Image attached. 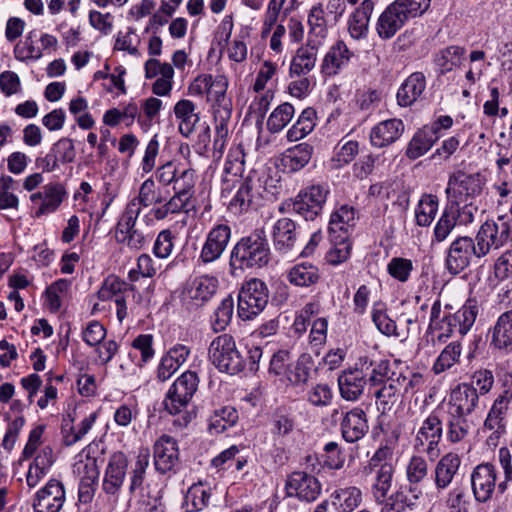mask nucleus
<instances>
[{"instance_id":"nucleus-52","label":"nucleus","mask_w":512,"mask_h":512,"mask_svg":"<svg viewBox=\"0 0 512 512\" xmlns=\"http://www.w3.org/2000/svg\"><path fill=\"white\" fill-rule=\"evenodd\" d=\"M422 453L412 455L405 467L408 484H420L429 475V464Z\"/></svg>"},{"instance_id":"nucleus-47","label":"nucleus","mask_w":512,"mask_h":512,"mask_svg":"<svg viewBox=\"0 0 512 512\" xmlns=\"http://www.w3.org/2000/svg\"><path fill=\"white\" fill-rule=\"evenodd\" d=\"M438 206L439 201L436 195H422L415 211L417 225L421 227H428L438 212Z\"/></svg>"},{"instance_id":"nucleus-59","label":"nucleus","mask_w":512,"mask_h":512,"mask_svg":"<svg viewBox=\"0 0 512 512\" xmlns=\"http://www.w3.org/2000/svg\"><path fill=\"white\" fill-rule=\"evenodd\" d=\"M465 50L459 46H449L442 50L436 57V63L442 73L449 72L461 64Z\"/></svg>"},{"instance_id":"nucleus-3","label":"nucleus","mask_w":512,"mask_h":512,"mask_svg":"<svg viewBox=\"0 0 512 512\" xmlns=\"http://www.w3.org/2000/svg\"><path fill=\"white\" fill-rule=\"evenodd\" d=\"M444 409L437 407L421 422L413 439V449L425 454L430 460L441 454L440 443L444 435Z\"/></svg>"},{"instance_id":"nucleus-16","label":"nucleus","mask_w":512,"mask_h":512,"mask_svg":"<svg viewBox=\"0 0 512 512\" xmlns=\"http://www.w3.org/2000/svg\"><path fill=\"white\" fill-rule=\"evenodd\" d=\"M328 194L326 186L312 185L297 195L292 209L306 220H314L321 213Z\"/></svg>"},{"instance_id":"nucleus-38","label":"nucleus","mask_w":512,"mask_h":512,"mask_svg":"<svg viewBox=\"0 0 512 512\" xmlns=\"http://www.w3.org/2000/svg\"><path fill=\"white\" fill-rule=\"evenodd\" d=\"M374 472V479L371 485V494L375 502H382L388 496L390 492L394 475L395 466L384 464L382 467L377 469H370Z\"/></svg>"},{"instance_id":"nucleus-32","label":"nucleus","mask_w":512,"mask_h":512,"mask_svg":"<svg viewBox=\"0 0 512 512\" xmlns=\"http://www.w3.org/2000/svg\"><path fill=\"white\" fill-rule=\"evenodd\" d=\"M173 112L178 120L179 133L183 137L189 138L200 121V114L196 111V105L191 100L181 99L174 105Z\"/></svg>"},{"instance_id":"nucleus-13","label":"nucleus","mask_w":512,"mask_h":512,"mask_svg":"<svg viewBox=\"0 0 512 512\" xmlns=\"http://www.w3.org/2000/svg\"><path fill=\"white\" fill-rule=\"evenodd\" d=\"M484 179L479 173L467 174L457 171L450 175L445 193L448 201H461L475 197L482 192Z\"/></svg>"},{"instance_id":"nucleus-30","label":"nucleus","mask_w":512,"mask_h":512,"mask_svg":"<svg viewBox=\"0 0 512 512\" xmlns=\"http://www.w3.org/2000/svg\"><path fill=\"white\" fill-rule=\"evenodd\" d=\"M374 10L372 0H362L360 5L348 18V33L354 40L365 39L368 36L369 23Z\"/></svg>"},{"instance_id":"nucleus-36","label":"nucleus","mask_w":512,"mask_h":512,"mask_svg":"<svg viewBox=\"0 0 512 512\" xmlns=\"http://www.w3.org/2000/svg\"><path fill=\"white\" fill-rule=\"evenodd\" d=\"M356 222V211L353 206L344 204L336 209L330 216L329 235L350 237Z\"/></svg>"},{"instance_id":"nucleus-45","label":"nucleus","mask_w":512,"mask_h":512,"mask_svg":"<svg viewBox=\"0 0 512 512\" xmlns=\"http://www.w3.org/2000/svg\"><path fill=\"white\" fill-rule=\"evenodd\" d=\"M97 417V412L91 413L80 422L78 427H74L71 423L72 421H64L62 425V440L64 445L72 446L80 441L90 431Z\"/></svg>"},{"instance_id":"nucleus-57","label":"nucleus","mask_w":512,"mask_h":512,"mask_svg":"<svg viewBox=\"0 0 512 512\" xmlns=\"http://www.w3.org/2000/svg\"><path fill=\"white\" fill-rule=\"evenodd\" d=\"M209 86L211 87H209V91L207 93V101L213 103V108L221 105H231L230 101L226 98L228 88V80L226 76L216 75L213 77L211 75Z\"/></svg>"},{"instance_id":"nucleus-24","label":"nucleus","mask_w":512,"mask_h":512,"mask_svg":"<svg viewBox=\"0 0 512 512\" xmlns=\"http://www.w3.org/2000/svg\"><path fill=\"white\" fill-rule=\"evenodd\" d=\"M154 465L160 473L173 471L179 462V449L177 441L169 436H160L153 447Z\"/></svg>"},{"instance_id":"nucleus-23","label":"nucleus","mask_w":512,"mask_h":512,"mask_svg":"<svg viewBox=\"0 0 512 512\" xmlns=\"http://www.w3.org/2000/svg\"><path fill=\"white\" fill-rule=\"evenodd\" d=\"M288 496H296L305 502L315 501L321 493V484L316 477L303 471L289 475L286 482Z\"/></svg>"},{"instance_id":"nucleus-2","label":"nucleus","mask_w":512,"mask_h":512,"mask_svg":"<svg viewBox=\"0 0 512 512\" xmlns=\"http://www.w3.org/2000/svg\"><path fill=\"white\" fill-rule=\"evenodd\" d=\"M431 0H395L380 14L376 22V32L382 40L393 38L405 23L422 15L430 6Z\"/></svg>"},{"instance_id":"nucleus-20","label":"nucleus","mask_w":512,"mask_h":512,"mask_svg":"<svg viewBox=\"0 0 512 512\" xmlns=\"http://www.w3.org/2000/svg\"><path fill=\"white\" fill-rule=\"evenodd\" d=\"M462 459L457 452L442 455L433 469V481L438 491L449 488L459 477Z\"/></svg>"},{"instance_id":"nucleus-22","label":"nucleus","mask_w":512,"mask_h":512,"mask_svg":"<svg viewBox=\"0 0 512 512\" xmlns=\"http://www.w3.org/2000/svg\"><path fill=\"white\" fill-rule=\"evenodd\" d=\"M479 394L477 389L468 383H460L451 390L447 411L469 417L479 406Z\"/></svg>"},{"instance_id":"nucleus-64","label":"nucleus","mask_w":512,"mask_h":512,"mask_svg":"<svg viewBox=\"0 0 512 512\" xmlns=\"http://www.w3.org/2000/svg\"><path fill=\"white\" fill-rule=\"evenodd\" d=\"M396 379L402 397L414 395L423 389L425 381L420 373L408 372L407 374H399Z\"/></svg>"},{"instance_id":"nucleus-5","label":"nucleus","mask_w":512,"mask_h":512,"mask_svg":"<svg viewBox=\"0 0 512 512\" xmlns=\"http://www.w3.org/2000/svg\"><path fill=\"white\" fill-rule=\"evenodd\" d=\"M477 210V207L472 203L462 205L457 201H447L440 218L434 226L432 245L444 242L456 226L471 224Z\"/></svg>"},{"instance_id":"nucleus-56","label":"nucleus","mask_w":512,"mask_h":512,"mask_svg":"<svg viewBox=\"0 0 512 512\" xmlns=\"http://www.w3.org/2000/svg\"><path fill=\"white\" fill-rule=\"evenodd\" d=\"M36 31H30L24 41H20L14 47V57L21 61L38 60L42 57V49L35 44Z\"/></svg>"},{"instance_id":"nucleus-15","label":"nucleus","mask_w":512,"mask_h":512,"mask_svg":"<svg viewBox=\"0 0 512 512\" xmlns=\"http://www.w3.org/2000/svg\"><path fill=\"white\" fill-rule=\"evenodd\" d=\"M510 404L511 401L500 397L493 400L483 423V431L490 432L486 438L488 446L496 447L499 439L506 433Z\"/></svg>"},{"instance_id":"nucleus-9","label":"nucleus","mask_w":512,"mask_h":512,"mask_svg":"<svg viewBox=\"0 0 512 512\" xmlns=\"http://www.w3.org/2000/svg\"><path fill=\"white\" fill-rule=\"evenodd\" d=\"M199 385V378L194 371L182 373L169 388L164 400V407L172 415L180 414L191 402Z\"/></svg>"},{"instance_id":"nucleus-1","label":"nucleus","mask_w":512,"mask_h":512,"mask_svg":"<svg viewBox=\"0 0 512 512\" xmlns=\"http://www.w3.org/2000/svg\"><path fill=\"white\" fill-rule=\"evenodd\" d=\"M271 250L263 230L257 229L242 237L233 247L230 255L232 269H258L269 264Z\"/></svg>"},{"instance_id":"nucleus-40","label":"nucleus","mask_w":512,"mask_h":512,"mask_svg":"<svg viewBox=\"0 0 512 512\" xmlns=\"http://www.w3.org/2000/svg\"><path fill=\"white\" fill-rule=\"evenodd\" d=\"M438 138L428 127L419 129L409 141L405 155L411 160L418 159L432 148Z\"/></svg>"},{"instance_id":"nucleus-14","label":"nucleus","mask_w":512,"mask_h":512,"mask_svg":"<svg viewBox=\"0 0 512 512\" xmlns=\"http://www.w3.org/2000/svg\"><path fill=\"white\" fill-rule=\"evenodd\" d=\"M498 472L490 462L478 464L471 472V490L478 503H486L492 499L498 490Z\"/></svg>"},{"instance_id":"nucleus-53","label":"nucleus","mask_w":512,"mask_h":512,"mask_svg":"<svg viewBox=\"0 0 512 512\" xmlns=\"http://www.w3.org/2000/svg\"><path fill=\"white\" fill-rule=\"evenodd\" d=\"M44 198L39 209L36 211V216L54 212L62 203L65 190L61 184H49L44 188Z\"/></svg>"},{"instance_id":"nucleus-19","label":"nucleus","mask_w":512,"mask_h":512,"mask_svg":"<svg viewBox=\"0 0 512 512\" xmlns=\"http://www.w3.org/2000/svg\"><path fill=\"white\" fill-rule=\"evenodd\" d=\"M128 459L123 452L113 453L109 459L102 481L103 491L117 497L126 480Z\"/></svg>"},{"instance_id":"nucleus-28","label":"nucleus","mask_w":512,"mask_h":512,"mask_svg":"<svg viewBox=\"0 0 512 512\" xmlns=\"http://www.w3.org/2000/svg\"><path fill=\"white\" fill-rule=\"evenodd\" d=\"M405 129L401 119L391 118L379 122L370 131V142L372 146L383 148L396 142Z\"/></svg>"},{"instance_id":"nucleus-42","label":"nucleus","mask_w":512,"mask_h":512,"mask_svg":"<svg viewBox=\"0 0 512 512\" xmlns=\"http://www.w3.org/2000/svg\"><path fill=\"white\" fill-rule=\"evenodd\" d=\"M288 281L297 287H310L320 279L317 266L309 262L295 264L287 274Z\"/></svg>"},{"instance_id":"nucleus-4","label":"nucleus","mask_w":512,"mask_h":512,"mask_svg":"<svg viewBox=\"0 0 512 512\" xmlns=\"http://www.w3.org/2000/svg\"><path fill=\"white\" fill-rule=\"evenodd\" d=\"M478 311L476 301L469 299L454 314L443 316L436 324H429V330L439 342H444L454 333L466 335L474 325Z\"/></svg>"},{"instance_id":"nucleus-18","label":"nucleus","mask_w":512,"mask_h":512,"mask_svg":"<svg viewBox=\"0 0 512 512\" xmlns=\"http://www.w3.org/2000/svg\"><path fill=\"white\" fill-rule=\"evenodd\" d=\"M66 500L64 484L50 479L34 496V512H59Z\"/></svg>"},{"instance_id":"nucleus-43","label":"nucleus","mask_w":512,"mask_h":512,"mask_svg":"<svg viewBox=\"0 0 512 512\" xmlns=\"http://www.w3.org/2000/svg\"><path fill=\"white\" fill-rule=\"evenodd\" d=\"M316 111L305 108L299 115L297 121L288 129L286 138L289 142H296L309 135L316 126Z\"/></svg>"},{"instance_id":"nucleus-12","label":"nucleus","mask_w":512,"mask_h":512,"mask_svg":"<svg viewBox=\"0 0 512 512\" xmlns=\"http://www.w3.org/2000/svg\"><path fill=\"white\" fill-rule=\"evenodd\" d=\"M371 365L368 357H360L354 368L344 370L338 376V387L341 397L346 401H357L367 384L365 368Z\"/></svg>"},{"instance_id":"nucleus-55","label":"nucleus","mask_w":512,"mask_h":512,"mask_svg":"<svg viewBox=\"0 0 512 512\" xmlns=\"http://www.w3.org/2000/svg\"><path fill=\"white\" fill-rule=\"evenodd\" d=\"M359 153V143L342 138L335 147L332 163L334 168H341L352 162Z\"/></svg>"},{"instance_id":"nucleus-33","label":"nucleus","mask_w":512,"mask_h":512,"mask_svg":"<svg viewBox=\"0 0 512 512\" xmlns=\"http://www.w3.org/2000/svg\"><path fill=\"white\" fill-rule=\"evenodd\" d=\"M307 41L323 46L328 35V15L322 3L313 5L308 13Z\"/></svg>"},{"instance_id":"nucleus-46","label":"nucleus","mask_w":512,"mask_h":512,"mask_svg":"<svg viewBox=\"0 0 512 512\" xmlns=\"http://www.w3.org/2000/svg\"><path fill=\"white\" fill-rule=\"evenodd\" d=\"M374 396L383 412L391 410V408L403 398L394 377L388 378L383 382L382 386L374 391Z\"/></svg>"},{"instance_id":"nucleus-61","label":"nucleus","mask_w":512,"mask_h":512,"mask_svg":"<svg viewBox=\"0 0 512 512\" xmlns=\"http://www.w3.org/2000/svg\"><path fill=\"white\" fill-rule=\"evenodd\" d=\"M131 201H135L141 208L148 207L153 204H159L164 201L160 190L156 189V185L153 179H146L140 186L139 194L134 197Z\"/></svg>"},{"instance_id":"nucleus-34","label":"nucleus","mask_w":512,"mask_h":512,"mask_svg":"<svg viewBox=\"0 0 512 512\" xmlns=\"http://www.w3.org/2000/svg\"><path fill=\"white\" fill-rule=\"evenodd\" d=\"M426 88V78L421 72L412 73L400 86L397 92V102L402 107H408L416 102Z\"/></svg>"},{"instance_id":"nucleus-29","label":"nucleus","mask_w":512,"mask_h":512,"mask_svg":"<svg viewBox=\"0 0 512 512\" xmlns=\"http://www.w3.org/2000/svg\"><path fill=\"white\" fill-rule=\"evenodd\" d=\"M445 439L451 445L464 442L472 429L468 417L444 410L443 416Z\"/></svg>"},{"instance_id":"nucleus-8","label":"nucleus","mask_w":512,"mask_h":512,"mask_svg":"<svg viewBox=\"0 0 512 512\" xmlns=\"http://www.w3.org/2000/svg\"><path fill=\"white\" fill-rule=\"evenodd\" d=\"M475 241L478 254L485 257L492 250H499L512 241L511 225L504 217H498L497 221L487 220L480 226Z\"/></svg>"},{"instance_id":"nucleus-62","label":"nucleus","mask_w":512,"mask_h":512,"mask_svg":"<svg viewBox=\"0 0 512 512\" xmlns=\"http://www.w3.org/2000/svg\"><path fill=\"white\" fill-rule=\"evenodd\" d=\"M197 180L196 171L191 166L182 164L173 183V191L194 196Z\"/></svg>"},{"instance_id":"nucleus-27","label":"nucleus","mask_w":512,"mask_h":512,"mask_svg":"<svg viewBox=\"0 0 512 512\" xmlns=\"http://www.w3.org/2000/svg\"><path fill=\"white\" fill-rule=\"evenodd\" d=\"M340 430L343 439L348 443L362 439L369 430L365 411L360 407H354L343 414Z\"/></svg>"},{"instance_id":"nucleus-26","label":"nucleus","mask_w":512,"mask_h":512,"mask_svg":"<svg viewBox=\"0 0 512 512\" xmlns=\"http://www.w3.org/2000/svg\"><path fill=\"white\" fill-rule=\"evenodd\" d=\"M353 57L354 52L347 44L343 40H337L322 59L321 73L325 77L336 76L349 65Z\"/></svg>"},{"instance_id":"nucleus-11","label":"nucleus","mask_w":512,"mask_h":512,"mask_svg":"<svg viewBox=\"0 0 512 512\" xmlns=\"http://www.w3.org/2000/svg\"><path fill=\"white\" fill-rule=\"evenodd\" d=\"M483 258L478 254V246L469 236H459L453 240L448 248L445 260L449 273L457 275L464 271L471 263L472 257Z\"/></svg>"},{"instance_id":"nucleus-17","label":"nucleus","mask_w":512,"mask_h":512,"mask_svg":"<svg viewBox=\"0 0 512 512\" xmlns=\"http://www.w3.org/2000/svg\"><path fill=\"white\" fill-rule=\"evenodd\" d=\"M218 280L212 276L196 277L187 283L182 292V302L188 309L203 306L215 294Z\"/></svg>"},{"instance_id":"nucleus-21","label":"nucleus","mask_w":512,"mask_h":512,"mask_svg":"<svg viewBox=\"0 0 512 512\" xmlns=\"http://www.w3.org/2000/svg\"><path fill=\"white\" fill-rule=\"evenodd\" d=\"M231 238V228L227 224L215 225L207 234L199 259L208 264L218 260L226 250Z\"/></svg>"},{"instance_id":"nucleus-54","label":"nucleus","mask_w":512,"mask_h":512,"mask_svg":"<svg viewBox=\"0 0 512 512\" xmlns=\"http://www.w3.org/2000/svg\"><path fill=\"white\" fill-rule=\"evenodd\" d=\"M462 347L457 341L448 344L439 354L433 364L432 370L435 374H441L454 366L461 356Z\"/></svg>"},{"instance_id":"nucleus-63","label":"nucleus","mask_w":512,"mask_h":512,"mask_svg":"<svg viewBox=\"0 0 512 512\" xmlns=\"http://www.w3.org/2000/svg\"><path fill=\"white\" fill-rule=\"evenodd\" d=\"M234 311V300L231 296L224 298L214 312L212 328L215 332L223 331L231 322Z\"/></svg>"},{"instance_id":"nucleus-31","label":"nucleus","mask_w":512,"mask_h":512,"mask_svg":"<svg viewBox=\"0 0 512 512\" xmlns=\"http://www.w3.org/2000/svg\"><path fill=\"white\" fill-rule=\"evenodd\" d=\"M321 47L309 41L299 47L291 60L290 77H301L311 72L316 65L318 50Z\"/></svg>"},{"instance_id":"nucleus-50","label":"nucleus","mask_w":512,"mask_h":512,"mask_svg":"<svg viewBox=\"0 0 512 512\" xmlns=\"http://www.w3.org/2000/svg\"><path fill=\"white\" fill-rule=\"evenodd\" d=\"M313 359L310 354H301L295 365L288 369L287 380L293 386L306 384L310 378Z\"/></svg>"},{"instance_id":"nucleus-10","label":"nucleus","mask_w":512,"mask_h":512,"mask_svg":"<svg viewBox=\"0 0 512 512\" xmlns=\"http://www.w3.org/2000/svg\"><path fill=\"white\" fill-rule=\"evenodd\" d=\"M261 189L258 170H251L242 180L236 194L231 199L228 209L233 214H243L249 209H256L261 205Z\"/></svg>"},{"instance_id":"nucleus-44","label":"nucleus","mask_w":512,"mask_h":512,"mask_svg":"<svg viewBox=\"0 0 512 512\" xmlns=\"http://www.w3.org/2000/svg\"><path fill=\"white\" fill-rule=\"evenodd\" d=\"M192 196L176 192L162 206L153 210L157 220L165 219L169 214L188 213L192 206Z\"/></svg>"},{"instance_id":"nucleus-6","label":"nucleus","mask_w":512,"mask_h":512,"mask_svg":"<svg viewBox=\"0 0 512 512\" xmlns=\"http://www.w3.org/2000/svg\"><path fill=\"white\" fill-rule=\"evenodd\" d=\"M209 360L220 371L230 375L243 371L245 360L230 334L215 337L208 349Z\"/></svg>"},{"instance_id":"nucleus-25","label":"nucleus","mask_w":512,"mask_h":512,"mask_svg":"<svg viewBox=\"0 0 512 512\" xmlns=\"http://www.w3.org/2000/svg\"><path fill=\"white\" fill-rule=\"evenodd\" d=\"M300 236L296 223L290 218H280L272 226L271 237L274 248L282 254L293 251Z\"/></svg>"},{"instance_id":"nucleus-41","label":"nucleus","mask_w":512,"mask_h":512,"mask_svg":"<svg viewBox=\"0 0 512 512\" xmlns=\"http://www.w3.org/2000/svg\"><path fill=\"white\" fill-rule=\"evenodd\" d=\"M269 423L271 434L277 438L289 436L296 427L295 416L286 407L276 408L270 415Z\"/></svg>"},{"instance_id":"nucleus-49","label":"nucleus","mask_w":512,"mask_h":512,"mask_svg":"<svg viewBox=\"0 0 512 512\" xmlns=\"http://www.w3.org/2000/svg\"><path fill=\"white\" fill-rule=\"evenodd\" d=\"M134 292L135 288L132 285L114 275H110L103 282L97 295L101 301H108L121 296L122 294H130Z\"/></svg>"},{"instance_id":"nucleus-60","label":"nucleus","mask_w":512,"mask_h":512,"mask_svg":"<svg viewBox=\"0 0 512 512\" xmlns=\"http://www.w3.org/2000/svg\"><path fill=\"white\" fill-rule=\"evenodd\" d=\"M238 420V412L232 406H225L219 410H215L210 417V429H214L217 433L233 426Z\"/></svg>"},{"instance_id":"nucleus-48","label":"nucleus","mask_w":512,"mask_h":512,"mask_svg":"<svg viewBox=\"0 0 512 512\" xmlns=\"http://www.w3.org/2000/svg\"><path fill=\"white\" fill-rule=\"evenodd\" d=\"M295 108L291 103L284 102L278 105L267 119V130L271 133H279L293 119Z\"/></svg>"},{"instance_id":"nucleus-35","label":"nucleus","mask_w":512,"mask_h":512,"mask_svg":"<svg viewBox=\"0 0 512 512\" xmlns=\"http://www.w3.org/2000/svg\"><path fill=\"white\" fill-rule=\"evenodd\" d=\"M313 151V146L306 142L290 147L282 154V166L290 173L300 171L311 160Z\"/></svg>"},{"instance_id":"nucleus-58","label":"nucleus","mask_w":512,"mask_h":512,"mask_svg":"<svg viewBox=\"0 0 512 512\" xmlns=\"http://www.w3.org/2000/svg\"><path fill=\"white\" fill-rule=\"evenodd\" d=\"M372 320L377 329L386 336L399 337L397 326L394 320L389 318L382 303H375L372 310Z\"/></svg>"},{"instance_id":"nucleus-51","label":"nucleus","mask_w":512,"mask_h":512,"mask_svg":"<svg viewBox=\"0 0 512 512\" xmlns=\"http://www.w3.org/2000/svg\"><path fill=\"white\" fill-rule=\"evenodd\" d=\"M332 243L331 249L327 252L326 259L331 265H339L345 262L351 253L350 237L342 235H329Z\"/></svg>"},{"instance_id":"nucleus-7","label":"nucleus","mask_w":512,"mask_h":512,"mask_svg":"<svg viewBox=\"0 0 512 512\" xmlns=\"http://www.w3.org/2000/svg\"><path fill=\"white\" fill-rule=\"evenodd\" d=\"M269 292L267 285L260 279L246 281L238 293V316L249 321L258 316L267 306Z\"/></svg>"},{"instance_id":"nucleus-39","label":"nucleus","mask_w":512,"mask_h":512,"mask_svg":"<svg viewBox=\"0 0 512 512\" xmlns=\"http://www.w3.org/2000/svg\"><path fill=\"white\" fill-rule=\"evenodd\" d=\"M331 498L338 512H353L362 504L363 493L357 486H348L336 489Z\"/></svg>"},{"instance_id":"nucleus-37","label":"nucleus","mask_w":512,"mask_h":512,"mask_svg":"<svg viewBox=\"0 0 512 512\" xmlns=\"http://www.w3.org/2000/svg\"><path fill=\"white\" fill-rule=\"evenodd\" d=\"M491 345L501 351L512 350V310L497 319L491 330Z\"/></svg>"}]
</instances>
